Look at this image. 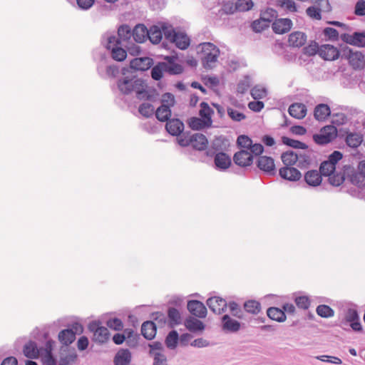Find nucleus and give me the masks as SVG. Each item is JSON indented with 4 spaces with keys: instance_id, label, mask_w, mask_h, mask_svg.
I'll return each instance as SVG.
<instances>
[{
    "instance_id": "c03bdc74",
    "label": "nucleus",
    "mask_w": 365,
    "mask_h": 365,
    "mask_svg": "<svg viewBox=\"0 0 365 365\" xmlns=\"http://www.w3.org/2000/svg\"><path fill=\"white\" fill-rule=\"evenodd\" d=\"M200 110L199 111V115L201 118L205 120L208 123H212L211 115L213 113V110L210 108L209 105L205 102H202L200 103Z\"/></svg>"
},
{
    "instance_id": "9b49d317",
    "label": "nucleus",
    "mask_w": 365,
    "mask_h": 365,
    "mask_svg": "<svg viewBox=\"0 0 365 365\" xmlns=\"http://www.w3.org/2000/svg\"><path fill=\"white\" fill-rule=\"evenodd\" d=\"M162 34L165 36L166 40L170 43L176 42L178 48L182 50V41L178 38H182V33H177L171 25L163 24L161 25Z\"/></svg>"
},
{
    "instance_id": "c756f323",
    "label": "nucleus",
    "mask_w": 365,
    "mask_h": 365,
    "mask_svg": "<svg viewBox=\"0 0 365 365\" xmlns=\"http://www.w3.org/2000/svg\"><path fill=\"white\" fill-rule=\"evenodd\" d=\"M192 338V335L191 334L184 333V346L188 344L189 343L190 346L196 348H204L210 345V341L203 338H197L190 341Z\"/></svg>"
},
{
    "instance_id": "ddd939ff",
    "label": "nucleus",
    "mask_w": 365,
    "mask_h": 365,
    "mask_svg": "<svg viewBox=\"0 0 365 365\" xmlns=\"http://www.w3.org/2000/svg\"><path fill=\"white\" fill-rule=\"evenodd\" d=\"M353 171V167L348 165H344L342 170L335 171L328 179L329 182L333 186H339L345 180L346 177Z\"/></svg>"
},
{
    "instance_id": "ea45409f",
    "label": "nucleus",
    "mask_w": 365,
    "mask_h": 365,
    "mask_svg": "<svg viewBox=\"0 0 365 365\" xmlns=\"http://www.w3.org/2000/svg\"><path fill=\"white\" fill-rule=\"evenodd\" d=\"M23 351L25 356L29 359H36L38 355L36 344L33 341H29L24 345Z\"/></svg>"
},
{
    "instance_id": "aec40b11",
    "label": "nucleus",
    "mask_w": 365,
    "mask_h": 365,
    "mask_svg": "<svg viewBox=\"0 0 365 365\" xmlns=\"http://www.w3.org/2000/svg\"><path fill=\"white\" fill-rule=\"evenodd\" d=\"M292 26V21L287 18L276 19L272 26L273 31L278 34H283L289 31Z\"/></svg>"
},
{
    "instance_id": "4468645a",
    "label": "nucleus",
    "mask_w": 365,
    "mask_h": 365,
    "mask_svg": "<svg viewBox=\"0 0 365 365\" xmlns=\"http://www.w3.org/2000/svg\"><path fill=\"white\" fill-rule=\"evenodd\" d=\"M187 309L192 315L197 318H205L207 312L204 304L198 300H189Z\"/></svg>"
},
{
    "instance_id": "393cba45",
    "label": "nucleus",
    "mask_w": 365,
    "mask_h": 365,
    "mask_svg": "<svg viewBox=\"0 0 365 365\" xmlns=\"http://www.w3.org/2000/svg\"><path fill=\"white\" fill-rule=\"evenodd\" d=\"M148 29L142 24H137L133 29V37L138 43H143L148 39Z\"/></svg>"
},
{
    "instance_id": "f8f14e48",
    "label": "nucleus",
    "mask_w": 365,
    "mask_h": 365,
    "mask_svg": "<svg viewBox=\"0 0 365 365\" xmlns=\"http://www.w3.org/2000/svg\"><path fill=\"white\" fill-rule=\"evenodd\" d=\"M257 168L263 172L274 175L276 173L274 159L266 155H259L256 162Z\"/></svg>"
},
{
    "instance_id": "680f3d73",
    "label": "nucleus",
    "mask_w": 365,
    "mask_h": 365,
    "mask_svg": "<svg viewBox=\"0 0 365 365\" xmlns=\"http://www.w3.org/2000/svg\"><path fill=\"white\" fill-rule=\"evenodd\" d=\"M277 5L285 8L289 11L295 12L297 11L296 4L293 0H277Z\"/></svg>"
},
{
    "instance_id": "774afa93",
    "label": "nucleus",
    "mask_w": 365,
    "mask_h": 365,
    "mask_svg": "<svg viewBox=\"0 0 365 365\" xmlns=\"http://www.w3.org/2000/svg\"><path fill=\"white\" fill-rule=\"evenodd\" d=\"M107 326L114 330L120 331L123 328V324L121 319L118 318H112L107 321Z\"/></svg>"
},
{
    "instance_id": "c85d7f7f",
    "label": "nucleus",
    "mask_w": 365,
    "mask_h": 365,
    "mask_svg": "<svg viewBox=\"0 0 365 365\" xmlns=\"http://www.w3.org/2000/svg\"><path fill=\"white\" fill-rule=\"evenodd\" d=\"M131 361V353L125 349H120L114 357V365H129Z\"/></svg>"
},
{
    "instance_id": "dca6fc26",
    "label": "nucleus",
    "mask_w": 365,
    "mask_h": 365,
    "mask_svg": "<svg viewBox=\"0 0 365 365\" xmlns=\"http://www.w3.org/2000/svg\"><path fill=\"white\" fill-rule=\"evenodd\" d=\"M208 140L205 135L196 133L190 137L186 143H184V147L191 145L193 148L197 150H204L206 149Z\"/></svg>"
},
{
    "instance_id": "6ab92c4d",
    "label": "nucleus",
    "mask_w": 365,
    "mask_h": 365,
    "mask_svg": "<svg viewBox=\"0 0 365 365\" xmlns=\"http://www.w3.org/2000/svg\"><path fill=\"white\" fill-rule=\"evenodd\" d=\"M340 53L337 48L332 45H322L319 48V55L327 61H334L339 57Z\"/></svg>"
},
{
    "instance_id": "3c124183",
    "label": "nucleus",
    "mask_w": 365,
    "mask_h": 365,
    "mask_svg": "<svg viewBox=\"0 0 365 365\" xmlns=\"http://www.w3.org/2000/svg\"><path fill=\"white\" fill-rule=\"evenodd\" d=\"M125 334L126 344L130 347H135L138 344V339L139 336L134 333L132 329H125L124 330Z\"/></svg>"
},
{
    "instance_id": "b1692460",
    "label": "nucleus",
    "mask_w": 365,
    "mask_h": 365,
    "mask_svg": "<svg viewBox=\"0 0 365 365\" xmlns=\"http://www.w3.org/2000/svg\"><path fill=\"white\" fill-rule=\"evenodd\" d=\"M331 115L330 107L325 103H319L314 108V116L318 121H324Z\"/></svg>"
},
{
    "instance_id": "13d9d810",
    "label": "nucleus",
    "mask_w": 365,
    "mask_h": 365,
    "mask_svg": "<svg viewBox=\"0 0 365 365\" xmlns=\"http://www.w3.org/2000/svg\"><path fill=\"white\" fill-rule=\"evenodd\" d=\"M77 358V354L75 351L65 355L61 356L58 365H71L73 364Z\"/></svg>"
},
{
    "instance_id": "412c9836",
    "label": "nucleus",
    "mask_w": 365,
    "mask_h": 365,
    "mask_svg": "<svg viewBox=\"0 0 365 365\" xmlns=\"http://www.w3.org/2000/svg\"><path fill=\"white\" fill-rule=\"evenodd\" d=\"M240 323L231 318L228 314H225L222 317V329L225 332L235 333L240 329Z\"/></svg>"
},
{
    "instance_id": "69168bd1",
    "label": "nucleus",
    "mask_w": 365,
    "mask_h": 365,
    "mask_svg": "<svg viewBox=\"0 0 365 365\" xmlns=\"http://www.w3.org/2000/svg\"><path fill=\"white\" fill-rule=\"evenodd\" d=\"M318 43L315 41H312L307 46L303 48V52L305 55L309 56H314L317 51L319 52Z\"/></svg>"
},
{
    "instance_id": "4c0bfd02",
    "label": "nucleus",
    "mask_w": 365,
    "mask_h": 365,
    "mask_svg": "<svg viewBox=\"0 0 365 365\" xmlns=\"http://www.w3.org/2000/svg\"><path fill=\"white\" fill-rule=\"evenodd\" d=\"M281 159L285 167H290L294 165H297V153L293 150H287L284 152L281 155Z\"/></svg>"
},
{
    "instance_id": "bf43d9fd",
    "label": "nucleus",
    "mask_w": 365,
    "mask_h": 365,
    "mask_svg": "<svg viewBox=\"0 0 365 365\" xmlns=\"http://www.w3.org/2000/svg\"><path fill=\"white\" fill-rule=\"evenodd\" d=\"M228 306L232 316L239 319L244 318V312L237 302H231L229 303Z\"/></svg>"
},
{
    "instance_id": "052dcab7",
    "label": "nucleus",
    "mask_w": 365,
    "mask_h": 365,
    "mask_svg": "<svg viewBox=\"0 0 365 365\" xmlns=\"http://www.w3.org/2000/svg\"><path fill=\"white\" fill-rule=\"evenodd\" d=\"M250 93L255 100L263 98L267 96L266 89L259 86L252 88Z\"/></svg>"
},
{
    "instance_id": "6e6552de",
    "label": "nucleus",
    "mask_w": 365,
    "mask_h": 365,
    "mask_svg": "<svg viewBox=\"0 0 365 365\" xmlns=\"http://www.w3.org/2000/svg\"><path fill=\"white\" fill-rule=\"evenodd\" d=\"M337 130L334 125L324 126L319 134H314L313 139L314 142L321 145L331 142L336 137Z\"/></svg>"
},
{
    "instance_id": "5fc2aeb1",
    "label": "nucleus",
    "mask_w": 365,
    "mask_h": 365,
    "mask_svg": "<svg viewBox=\"0 0 365 365\" xmlns=\"http://www.w3.org/2000/svg\"><path fill=\"white\" fill-rule=\"evenodd\" d=\"M235 4L237 11L239 12L248 11L254 6V3L252 0H237Z\"/></svg>"
},
{
    "instance_id": "79ce46f5",
    "label": "nucleus",
    "mask_w": 365,
    "mask_h": 365,
    "mask_svg": "<svg viewBox=\"0 0 365 365\" xmlns=\"http://www.w3.org/2000/svg\"><path fill=\"white\" fill-rule=\"evenodd\" d=\"M282 142L283 144L295 149L307 150L308 145L299 140L289 138L287 136L282 137Z\"/></svg>"
},
{
    "instance_id": "39448f33",
    "label": "nucleus",
    "mask_w": 365,
    "mask_h": 365,
    "mask_svg": "<svg viewBox=\"0 0 365 365\" xmlns=\"http://www.w3.org/2000/svg\"><path fill=\"white\" fill-rule=\"evenodd\" d=\"M341 57L347 59L355 70L364 67V55L361 51H354L346 45L341 48Z\"/></svg>"
},
{
    "instance_id": "09e8293b",
    "label": "nucleus",
    "mask_w": 365,
    "mask_h": 365,
    "mask_svg": "<svg viewBox=\"0 0 365 365\" xmlns=\"http://www.w3.org/2000/svg\"><path fill=\"white\" fill-rule=\"evenodd\" d=\"M277 16V11L272 8H267L260 14V19L268 25Z\"/></svg>"
},
{
    "instance_id": "7c9ffc66",
    "label": "nucleus",
    "mask_w": 365,
    "mask_h": 365,
    "mask_svg": "<svg viewBox=\"0 0 365 365\" xmlns=\"http://www.w3.org/2000/svg\"><path fill=\"white\" fill-rule=\"evenodd\" d=\"M322 180L320 173L316 170H309L304 175V181L309 186L316 187L319 185Z\"/></svg>"
},
{
    "instance_id": "4be33fe9",
    "label": "nucleus",
    "mask_w": 365,
    "mask_h": 365,
    "mask_svg": "<svg viewBox=\"0 0 365 365\" xmlns=\"http://www.w3.org/2000/svg\"><path fill=\"white\" fill-rule=\"evenodd\" d=\"M282 178L289 181H297L302 178L301 173L294 167H283L279 170Z\"/></svg>"
},
{
    "instance_id": "a878e982",
    "label": "nucleus",
    "mask_w": 365,
    "mask_h": 365,
    "mask_svg": "<svg viewBox=\"0 0 365 365\" xmlns=\"http://www.w3.org/2000/svg\"><path fill=\"white\" fill-rule=\"evenodd\" d=\"M215 165L219 170H226L231 165L230 157L224 152H218L214 159Z\"/></svg>"
},
{
    "instance_id": "1a4fd4ad",
    "label": "nucleus",
    "mask_w": 365,
    "mask_h": 365,
    "mask_svg": "<svg viewBox=\"0 0 365 365\" xmlns=\"http://www.w3.org/2000/svg\"><path fill=\"white\" fill-rule=\"evenodd\" d=\"M349 323L354 331H361V324L359 322V314L356 309H348L345 314L344 319L341 322V327L345 329L344 327L347 326Z\"/></svg>"
},
{
    "instance_id": "864d4df0",
    "label": "nucleus",
    "mask_w": 365,
    "mask_h": 365,
    "mask_svg": "<svg viewBox=\"0 0 365 365\" xmlns=\"http://www.w3.org/2000/svg\"><path fill=\"white\" fill-rule=\"evenodd\" d=\"M335 171L336 167L324 160L320 165L319 173L321 176L324 175L329 178Z\"/></svg>"
},
{
    "instance_id": "6e6d98bb",
    "label": "nucleus",
    "mask_w": 365,
    "mask_h": 365,
    "mask_svg": "<svg viewBox=\"0 0 365 365\" xmlns=\"http://www.w3.org/2000/svg\"><path fill=\"white\" fill-rule=\"evenodd\" d=\"M165 71L170 75H176L182 73V66L175 62L165 63Z\"/></svg>"
},
{
    "instance_id": "e2e57ef3",
    "label": "nucleus",
    "mask_w": 365,
    "mask_h": 365,
    "mask_svg": "<svg viewBox=\"0 0 365 365\" xmlns=\"http://www.w3.org/2000/svg\"><path fill=\"white\" fill-rule=\"evenodd\" d=\"M251 81L249 76H245L243 80L240 81L237 84V92L240 93H245L250 87Z\"/></svg>"
},
{
    "instance_id": "49530a36",
    "label": "nucleus",
    "mask_w": 365,
    "mask_h": 365,
    "mask_svg": "<svg viewBox=\"0 0 365 365\" xmlns=\"http://www.w3.org/2000/svg\"><path fill=\"white\" fill-rule=\"evenodd\" d=\"M189 126L196 130L209 127L211 124L206 122L202 118L193 117L191 118L188 122Z\"/></svg>"
},
{
    "instance_id": "58836bf2",
    "label": "nucleus",
    "mask_w": 365,
    "mask_h": 365,
    "mask_svg": "<svg viewBox=\"0 0 365 365\" xmlns=\"http://www.w3.org/2000/svg\"><path fill=\"white\" fill-rule=\"evenodd\" d=\"M267 316L272 320L283 322L286 320V314L282 309L277 307H269L267 311Z\"/></svg>"
},
{
    "instance_id": "8fccbe9b",
    "label": "nucleus",
    "mask_w": 365,
    "mask_h": 365,
    "mask_svg": "<svg viewBox=\"0 0 365 365\" xmlns=\"http://www.w3.org/2000/svg\"><path fill=\"white\" fill-rule=\"evenodd\" d=\"M362 142V136L358 133H349L346 138V143L348 146L355 148Z\"/></svg>"
},
{
    "instance_id": "2eb2a0df",
    "label": "nucleus",
    "mask_w": 365,
    "mask_h": 365,
    "mask_svg": "<svg viewBox=\"0 0 365 365\" xmlns=\"http://www.w3.org/2000/svg\"><path fill=\"white\" fill-rule=\"evenodd\" d=\"M207 305L209 309L215 314H220L223 313L227 307L225 299L220 297H212L207 299Z\"/></svg>"
},
{
    "instance_id": "f704fd0d",
    "label": "nucleus",
    "mask_w": 365,
    "mask_h": 365,
    "mask_svg": "<svg viewBox=\"0 0 365 365\" xmlns=\"http://www.w3.org/2000/svg\"><path fill=\"white\" fill-rule=\"evenodd\" d=\"M75 339V332L73 329H63L58 334V340L65 346L72 344Z\"/></svg>"
},
{
    "instance_id": "473e14b6",
    "label": "nucleus",
    "mask_w": 365,
    "mask_h": 365,
    "mask_svg": "<svg viewBox=\"0 0 365 365\" xmlns=\"http://www.w3.org/2000/svg\"><path fill=\"white\" fill-rule=\"evenodd\" d=\"M133 36V30L127 24H122L118 29V37L116 41H119L120 43L127 42Z\"/></svg>"
},
{
    "instance_id": "423d86ee",
    "label": "nucleus",
    "mask_w": 365,
    "mask_h": 365,
    "mask_svg": "<svg viewBox=\"0 0 365 365\" xmlns=\"http://www.w3.org/2000/svg\"><path fill=\"white\" fill-rule=\"evenodd\" d=\"M153 65V59L150 57L134 58L130 61L129 66L123 67L121 73L125 76L128 73L133 71H145L148 70Z\"/></svg>"
},
{
    "instance_id": "f3484780",
    "label": "nucleus",
    "mask_w": 365,
    "mask_h": 365,
    "mask_svg": "<svg viewBox=\"0 0 365 365\" xmlns=\"http://www.w3.org/2000/svg\"><path fill=\"white\" fill-rule=\"evenodd\" d=\"M184 326L192 334H200L205 329V324L196 317H188L184 320Z\"/></svg>"
},
{
    "instance_id": "e433bc0d",
    "label": "nucleus",
    "mask_w": 365,
    "mask_h": 365,
    "mask_svg": "<svg viewBox=\"0 0 365 365\" xmlns=\"http://www.w3.org/2000/svg\"><path fill=\"white\" fill-rule=\"evenodd\" d=\"M168 322L170 327L173 328L175 325L180 324V314L179 311L174 307H169L168 310Z\"/></svg>"
},
{
    "instance_id": "603ef678",
    "label": "nucleus",
    "mask_w": 365,
    "mask_h": 365,
    "mask_svg": "<svg viewBox=\"0 0 365 365\" xmlns=\"http://www.w3.org/2000/svg\"><path fill=\"white\" fill-rule=\"evenodd\" d=\"M317 313L323 318L331 317L334 315V311L329 306L326 304H320L317 307Z\"/></svg>"
},
{
    "instance_id": "338daca9",
    "label": "nucleus",
    "mask_w": 365,
    "mask_h": 365,
    "mask_svg": "<svg viewBox=\"0 0 365 365\" xmlns=\"http://www.w3.org/2000/svg\"><path fill=\"white\" fill-rule=\"evenodd\" d=\"M269 26V25L262 21V20L260 18L259 19L255 20L251 24L252 30L256 33L262 32Z\"/></svg>"
},
{
    "instance_id": "5701e85b",
    "label": "nucleus",
    "mask_w": 365,
    "mask_h": 365,
    "mask_svg": "<svg viewBox=\"0 0 365 365\" xmlns=\"http://www.w3.org/2000/svg\"><path fill=\"white\" fill-rule=\"evenodd\" d=\"M361 162L359 163L358 170L356 171L353 168V171L350 173L348 178L353 185L359 187L365 186V170L361 169Z\"/></svg>"
},
{
    "instance_id": "0e129e2a",
    "label": "nucleus",
    "mask_w": 365,
    "mask_h": 365,
    "mask_svg": "<svg viewBox=\"0 0 365 365\" xmlns=\"http://www.w3.org/2000/svg\"><path fill=\"white\" fill-rule=\"evenodd\" d=\"M227 111L229 117L234 121L240 122L246 118L244 113L234 110L232 108H227Z\"/></svg>"
},
{
    "instance_id": "a19ab883",
    "label": "nucleus",
    "mask_w": 365,
    "mask_h": 365,
    "mask_svg": "<svg viewBox=\"0 0 365 365\" xmlns=\"http://www.w3.org/2000/svg\"><path fill=\"white\" fill-rule=\"evenodd\" d=\"M179 339L182 341V335L180 338L178 331L172 330L165 338V344L168 348L173 349L177 346Z\"/></svg>"
},
{
    "instance_id": "0eeeda50",
    "label": "nucleus",
    "mask_w": 365,
    "mask_h": 365,
    "mask_svg": "<svg viewBox=\"0 0 365 365\" xmlns=\"http://www.w3.org/2000/svg\"><path fill=\"white\" fill-rule=\"evenodd\" d=\"M88 329L93 333V340L99 344L106 342L109 338L108 329L101 325L99 321H93L89 323Z\"/></svg>"
},
{
    "instance_id": "20e7f679",
    "label": "nucleus",
    "mask_w": 365,
    "mask_h": 365,
    "mask_svg": "<svg viewBox=\"0 0 365 365\" xmlns=\"http://www.w3.org/2000/svg\"><path fill=\"white\" fill-rule=\"evenodd\" d=\"M175 97L170 93H165L162 96L161 106L155 111V116L158 120L165 122L171 115L170 107L175 104Z\"/></svg>"
},
{
    "instance_id": "7ed1b4c3",
    "label": "nucleus",
    "mask_w": 365,
    "mask_h": 365,
    "mask_svg": "<svg viewBox=\"0 0 365 365\" xmlns=\"http://www.w3.org/2000/svg\"><path fill=\"white\" fill-rule=\"evenodd\" d=\"M102 44L110 51V56L114 61H123L127 57V51L122 48L123 43L116 41L115 35L106 34L102 37Z\"/></svg>"
},
{
    "instance_id": "4d7b16f0",
    "label": "nucleus",
    "mask_w": 365,
    "mask_h": 365,
    "mask_svg": "<svg viewBox=\"0 0 365 365\" xmlns=\"http://www.w3.org/2000/svg\"><path fill=\"white\" fill-rule=\"evenodd\" d=\"M138 111L143 116L149 118L154 113V107L149 103H143L139 106Z\"/></svg>"
},
{
    "instance_id": "c9c22d12",
    "label": "nucleus",
    "mask_w": 365,
    "mask_h": 365,
    "mask_svg": "<svg viewBox=\"0 0 365 365\" xmlns=\"http://www.w3.org/2000/svg\"><path fill=\"white\" fill-rule=\"evenodd\" d=\"M148 38L152 43L158 44L162 40L163 34L161 26L153 25L148 29Z\"/></svg>"
},
{
    "instance_id": "2f4dec72",
    "label": "nucleus",
    "mask_w": 365,
    "mask_h": 365,
    "mask_svg": "<svg viewBox=\"0 0 365 365\" xmlns=\"http://www.w3.org/2000/svg\"><path fill=\"white\" fill-rule=\"evenodd\" d=\"M289 115L297 119L303 118L307 113V107L302 103H293L288 110Z\"/></svg>"
},
{
    "instance_id": "a18cd8bd",
    "label": "nucleus",
    "mask_w": 365,
    "mask_h": 365,
    "mask_svg": "<svg viewBox=\"0 0 365 365\" xmlns=\"http://www.w3.org/2000/svg\"><path fill=\"white\" fill-rule=\"evenodd\" d=\"M165 62H159L154 66L151 70L152 78L155 81H160L163 76V73L165 72Z\"/></svg>"
},
{
    "instance_id": "bb28decb",
    "label": "nucleus",
    "mask_w": 365,
    "mask_h": 365,
    "mask_svg": "<svg viewBox=\"0 0 365 365\" xmlns=\"http://www.w3.org/2000/svg\"><path fill=\"white\" fill-rule=\"evenodd\" d=\"M307 41V35L302 31H294L289 34L288 42L289 46L293 47H301L305 44Z\"/></svg>"
},
{
    "instance_id": "de8ad7c7",
    "label": "nucleus",
    "mask_w": 365,
    "mask_h": 365,
    "mask_svg": "<svg viewBox=\"0 0 365 365\" xmlns=\"http://www.w3.org/2000/svg\"><path fill=\"white\" fill-rule=\"evenodd\" d=\"M244 309L247 313L257 314L261 310V304L255 300H249L245 302Z\"/></svg>"
},
{
    "instance_id": "a211bd4d",
    "label": "nucleus",
    "mask_w": 365,
    "mask_h": 365,
    "mask_svg": "<svg viewBox=\"0 0 365 365\" xmlns=\"http://www.w3.org/2000/svg\"><path fill=\"white\" fill-rule=\"evenodd\" d=\"M234 163L240 167H247L252 165L253 155L246 150L237 152L233 156Z\"/></svg>"
},
{
    "instance_id": "9d476101",
    "label": "nucleus",
    "mask_w": 365,
    "mask_h": 365,
    "mask_svg": "<svg viewBox=\"0 0 365 365\" xmlns=\"http://www.w3.org/2000/svg\"><path fill=\"white\" fill-rule=\"evenodd\" d=\"M166 130L172 135L177 136L176 141L178 144L182 147V135L180 134L182 133V122L178 118L168 119L165 121Z\"/></svg>"
},
{
    "instance_id": "f257e3e1",
    "label": "nucleus",
    "mask_w": 365,
    "mask_h": 365,
    "mask_svg": "<svg viewBox=\"0 0 365 365\" xmlns=\"http://www.w3.org/2000/svg\"><path fill=\"white\" fill-rule=\"evenodd\" d=\"M147 87V84L143 79L135 77L131 78L125 77L118 81V88L122 93L128 95L134 91L136 98L139 100L155 101L158 97V93L154 89L148 90Z\"/></svg>"
},
{
    "instance_id": "cd10ccee",
    "label": "nucleus",
    "mask_w": 365,
    "mask_h": 365,
    "mask_svg": "<svg viewBox=\"0 0 365 365\" xmlns=\"http://www.w3.org/2000/svg\"><path fill=\"white\" fill-rule=\"evenodd\" d=\"M141 334L145 339L151 340L156 334V325L152 321L144 322L141 327Z\"/></svg>"
},
{
    "instance_id": "72a5a7b5",
    "label": "nucleus",
    "mask_w": 365,
    "mask_h": 365,
    "mask_svg": "<svg viewBox=\"0 0 365 365\" xmlns=\"http://www.w3.org/2000/svg\"><path fill=\"white\" fill-rule=\"evenodd\" d=\"M311 153V150L308 149L304 150L303 152L297 153V166L299 168H307L311 165L312 162Z\"/></svg>"
},
{
    "instance_id": "f03ea898",
    "label": "nucleus",
    "mask_w": 365,
    "mask_h": 365,
    "mask_svg": "<svg viewBox=\"0 0 365 365\" xmlns=\"http://www.w3.org/2000/svg\"><path fill=\"white\" fill-rule=\"evenodd\" d=\"M197 53H202V63L205 68H212L217 61L220 49L210 42L201 43L197 46Z\"/></svg>"
},
{
    "instance_id": "37998d69",
    "label": "nucleus",
    "mask_w": 365,
    "mask_h": 365,
    "mask_svg": "<svg viewBox=\"0 0 365 365\" xmlns=\"http://www.w3.org/2000/svg\"><path fill=\"white\" fill-rule=\"evenodd\" d=\"M236 11V4L232 1H227L223 3L222 7L218 10L217 15L222 17L223 15L233 14Z\"/></svg>"
}]
</instances>
